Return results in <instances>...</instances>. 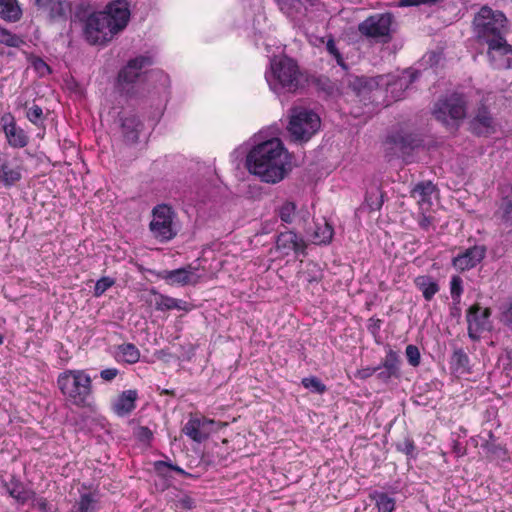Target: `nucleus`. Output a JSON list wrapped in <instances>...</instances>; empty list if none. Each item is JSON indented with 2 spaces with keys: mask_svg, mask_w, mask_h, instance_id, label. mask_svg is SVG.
I'll list each match as a JSON object with an SVG mask.
<instances>
[{
  "mask_svg": "<svg viewBox=\"0 0 512 512\" xmlns=\"http://www.w3.org/2000/svg\"><path fill=\"white\" fill-rule=\"evenodd\" d=\"M246 166L265 183L275 184L289 172L288 152L279 138L261 142L248 153Z\"/></svg>",
  "mask_w": 512,
  "mask_h": 512,
  "instance_id": "f257e3e1",
  "label": "nucleus"
},
{
  "mask_svg": "<svg viewBox=\"0 0 512 512\" xmlns=\"http://www.w3.org/2000/svg\"><path fill=\"white\" fill-rule=\"evenodd\" d=\"M127 0H114L104 10L90 14L84 27L86 40L92 45H104L124 30L130 20Z\"/></svg>",
  "mask_w": 512,
  "mask_h": 512,
  "instance_id": "f03ea898",
  "label": "nucleus"
},
{
  "mask_svg": "<svg viewBox=\"0 0 512 512\" xmlns=\"http://www.w3.org/2000/svg\"><path fill=\"white\" fill-rule=\"evenodd\" d=\"M57 387L65 401L77 408L90 407L94 401L90 375L83 369H67L57 376Z\"/></svg>",
  "mask_w": 512,
  "mask_h": 512,
  "instance_id": "7ed1b4c3",
  "label": "nucleus"
},
{
  "mask_svg": "<svg viewBox=\"0 0 512 512\" xmlns=\"http://www.w3.org/2000/svg\"><path fill=\"white\" fill-rule=\"evenodd\" d=\"M474 33L481 44H487L507 33V18L499 10L483 6L473 20Z\"/></svg>",
  "mask_w": 512,
  "mask_h": 512,
  "instance_id": "20e7f679",
  "label": "nucleus"
},
{
  "mask_svg": "<svg viewBox=\"0 0 512 512\" xmlns=\"http://www.w3.org/2000/svg\"><path fill=\"white\" fill-rule=\"evenodd\" d=\"M320 126V117L312 110L302 107L290 110L287 130L293 142H308L318 132Z\"/></svg>",
  "mask_w": 512,
  "mask_h": 512,
  "instance_id": "39448f33",
  "label": "nucleus"
},
{
  "mask_svg": "<svg viewBox=\"0 0 512 512\" xmlns=\"http://www.w3.org/2000/svg\"><path fill=\"white\" fill-rule=\"evenodd\" d=\"M273 83L290 93L302 86V73L297 62L287 56L275 57L270 62Z\"/></svg>",
  "mask_w": 512,
  "mask_h": 512,
  "instance_id": "423d86ee",
  "label": "nucleus"
},
{
  "mask_svg": "<svg viewBox=\"0 0 512 512\" xmlns=\"http://www.w3.org/2000/svg\"><path fill=\"white\" fill-rule=\"evenodd\" d=\"M152 64L153 59L148 55H139L130 59L118 72L117 88L119 92L129 97L134 96V85L141 79L144 69Z\"/></svg>",
  "mask_w": 512,
  "mask_h": 512,
  "instance_id": "0eeeda50",
  "label": "nucleus"
},
{
  "mask_svg": "<svg viewBox=\"0 0 512 512\" xmlns=\"http://www.w3.org/2000/svg\"><path fill=\"white\" fill-rule=\"evenodd\" d=\"M392 23L391 13H375L358 24V32L368 39L388 43L392 39Z\"/></svg>",
  "mask_w": 512,
  "mask_h": 512,
  "instance_id": "6e6552de",
  "label": "nucleus"
},
{
  "mask_svg": "<svg viewBox=\"0 0 512 512\" xmlns=\"http://www.w3.org/2000/svg\"><path fill=\"white\" fill-rule=\"evenodd\" d=\"M152 216L149 228L154 238L162 243L172 240L177 234L173 225L175 215L172 208L166 204L157 205Z\"/></svg>",
  "mask_w": 512,
  "mask_h": 512,
  "instance_id": "1a4fd4ad",
  "label": "nucleus"
},
{
  "mask_svg": "<svg viewBox=\"0 0 512 512\" xmlns=\"http://www.w3.org/2000/svg\"><path fill=\"white\" fill-rule=\"evenodd\" d=\"M433 116L445 125L449 124V119L458 121L466 116V100L461 94H451L443 99H439L433 108Z\"/></svg>",
  "mask_w": 512,
  "mask_h": 512,
  "instance_id": "9d476101",
  "label": "nucleus"
},
{
  "mask_svg": "<svg viewBox=\"0 0 512 512\" xmlns=\"http://www.w3.org/2000/svg\"><path fill=\"white\" fill-rule=\"evenodd\" d=\"M487 46V57L495 69L512 68V45L505 36L498 37L485 44Z\"/></svg>",
  "mask_w": 512,
  "mask_h": 512,
  "instance_id": "9b49d317",
  "label": "nucleus"
},
{
  "mask_svg": "<svg viewBox=\"0 0 512 512\" xmlns=\"http://www.w3.org/2000/svg\"><path fill=\"white\" fill-rule=\"evenodd\" d=\"M23 163L18 157L8 154L0 155V183L5 188L16 186L23 178Z\"/></svg>",
  "mask_w": 512,
  "mask_h": 512,
  "instance_id": "f8f14e48",
  "label": "nucleus"
},
{
  "mask_svg": "<svg viewBox=\"0 0 512 512\" xmlns=\"http://www.w3.org/2000/svg\"><path fill=\"white\" fill-rule=\"evenodd\" d=\"M470 130L478 137H488L496 132V121L485 103H480L470 120Z\"/></svg>",
  "mask_w": 512,
  "mask_h": 512,
  "instance_id": "ddd939ff",
  "label": "nucleus"
},
{
  "mask_svg": "<svg viewBox=\"0 0 512 512\" xmlns=\"http://www.w3.org/2000/svg\"><path fill=\"white\" fill-rule=\"evenodd\" d=\"M34 5L51 23L66 22L72 11L68 0H34Z\"/></svg>",
  "mask_w": 512,
  "mask_h": 512,
  "instance_id": "4468645a",
  "label": "nucleus"
},
{
  "mask_svg": "<svg viewBox=\"0 0 512 512\" xmlns=\"http://www.w3.org/2000/svg\"><path fill=\"white\" fill-rule=\"evenodd\" d=\"M2 130L10 147L20 149L29 143V136L20 126L17 125L14 115L10 112L3 114L0 118Z\"/></svg>",
  "mask_w": 512,
  "mask_h": 512,
  "instance_id": "2eb2a0df",
  "label": "nucleus"
},
{
  "mask_svg": "<svg viewBox=\"0 0 512 512\" xmlns=\"http://www.w3.org/2000/svg\"><path fill=\"white\" fill-rule=\"evenodd\" d=\"M275 248L284 256L291 253L295 255H306L307 245L304 239L292 230L280 232L275 241Z\"/></svg>",
  "mask_w": 512,
  "mask_h": 512,
  "instance_id": "dca6fc26",
  "label": "nucleus"
},
{
  "mask_svg": "<svg viewBox=\"0 0 512 512\" xmlns=\"http://www.w3.org/2000/svg\"><path fill=\"white\" fill-rule=\"evenodd\" d=\"M487 249L484 245H474L453 257V267L460 271H468L475 268L486 256Z\"/></svg>",
  "mask_w": 512,
  "mask_h": 512,
  "instance_id": "f3484780",
  "label": "nucleus"
},
{
  "mask_svg": "<svg viewBox=\"0 0 512 512\" xmlns=\"http://www.w3.org/2000/svg\"><path fill=\"white\" fill-rule=\"evenodd\" d=\"M491 316V309H482L478 303L473 304L467 310V322H468V334L472 339L477 338V334L484 331L488 324Z\"/></svg>",
  "mask_w": 512,
  "mask_h": 512,
  "instance_id": "a211bd4d",
  "label": "nucleus"
},
{
  "mask_svg": "<svg viewBox=\"0 0 512 512\" xmlns=\"http://www.w3.org/2000/svg\"><path fill=\"white\" fill-rule=\"evenodd\" d=\"M158 276L169 285H196L199 281V276L195 274V268L191 265L174 270H164Z\"/></svg>",
  "mask_w": 512,
  "mask_h": 512,
  "instance_id": "6ab92c4d",
  "label": "nucleus"
},
{
  "mask_svg": "<svg viewBox=\"0 0 512 512\" xmlns=\"http://www.w3.org/2000/svg\"><path fill=\"white\" fill-rule=\"evenodd\" d=\"M3 486L9 496L20 505L30 503L35 497V491L27 488L26 485L15 476H11L9 481L3 483Z\"/></svg>",
  "mask_w": 512,
  "mask_h": 512,
  "instance_id": "aec40b11",
  "label": "nucleus"
},
{
  "mask_svg": "<svg viewBox=\"0 0 512 512\" xmlns=\"http://www.w3.org/2000/svg\"><path fill=\"white\" fill-rule=\"evenodd\" d=\"M436 186L431 181L417 183L410 192L413 199L417 201L420 211H429L432 207V194Z\"/></svg>",
  "mask_w": 512,
  "mask_h": 512,
  "instance_id": "412c9836",
  "label": "nucleus"
},
{
  "mask_svg": "<svg viewBox=\"0 0 512 512\" xmlns=\"http://www.w3.org/2000/svg\"><path fill=\"white\" fill-rule=\"evenodd\" d=\"M121 133L124 141L128 144H136L139 140V134L143 128V123L136 114H129L120 118Z\"/></svg>",
  "mask_w": 512,
  "mask_h": 512,
  "instance_id": "4be33fe9",
  "label": "nucleus"
},
{
  "mask_svg": "<svg viewBox=\"0 0 512 512\" xmlns=\"http://www.w3.org/2000/svg\"><path fill=\"white\" fill-rule=\"evenodd\" d=\"M138 392L135 389L125 390L120 393L112 405L113 412L119 417L130 415L136 408Z\"/></svg>",
  "mask_w": 512,
  "mask_h": 512,
  "instance_id": "5701e85b",
  "label": "nucleus"
},
{
  "mask_svg": "<svg viewBox=\"0 0 512 512\" xmlns=\"http://www.w3.org/2000/svg\"><path fill=\"white\" fill-rule=\"evenodd\" d=\"M168 494L167 504L175 512L189 511L196 507L195 499L187 492L174 489Z\"/></svg>",
  "mask_w": 512,
  "mask_h": 512,
  "instance_id": "b1692460",
  "label": "nucleus"
},
{
  "mask_svg": "<svg viewBox=\"0 0 512 512\" xmlns=\"http://www.w3.org/2000/svg\"><path fill=\"white\" fill-rule=\"evenodd\" d=\"M414 284L422 292L426 301H431L440 290L438 282L430 275L417 276L414 279Z\"/></svg>",
  "mask_w": 512,
  "mask_h": 512,
  "instance_id": "393cba45",
  "label": "nucleus"
},
{
  "mask_svg": "<svg viewBox=\"0 0 512 512\" xmlns=\"http://www.w3.org/2000/svg\"><path fill=\"white\" fill-rule=\"evenodd\" d=\"M334 229L325 219L322 222L314 223V230L311 234L312 242L316 245H327L331 242Z\"/></svg>",
  "mask_w": 512,
  "mask_h": 512,
  "instance_id": "a878e982",
  "label": "nucleus"
},
{
  "mask_svg": "<svg viewBox=\"0 0 512 512\" xmlns=\"http://www.w3.org/2000/svg\"><path fill=\"white\" fill-rule=\"evenodd\" d=\"M205 423V418L191 417L185 424L183 432L193 441L200 443L207 438V434L202 432Z\"/></svg>",
  "mask_w": 512,
  "mask_h": 512,
  "instance_id": "bb28decb",
  "label": "nucleus"
},
{
  "mask_svg": "<svg viewBox=\"0 0 512 512\" xmlns=\"http://www.w3.org/2000/svg\"><path fill=\"white\" fill-rule=\"evenodd\" d=\"M22 16V10L17 0H0V17L8 22H17Z\"/></svg>",
  "mask_w": 512,
  "mask_h": 512,
  "instance_id": "cd10ccee",
  "label": "nucleus"
},
{
  "mask_svg": "<svg viewBox=\"0 0 512 512\" xmlns=\"http://www.w3.org/2000/svg\"><path fill=\"white\" fill-rule=\"evenodd\" d=\"M150 293L155 295L154 305H155V309L157 311H168V310H173V309H177V310L184 309V307L182 306V303H184V302L181 301V300H178V299H175L173 297L161 294V293L157 292L155 289H151Z\"/></svg>",
  "mask_w": 512,
  "mask_h": 512,
  "instance_id": "c85d7f7f",
  "label": "nucleus"
},
{
  "mask_svg": "<svg viewBox=\"0 0 512 512\" xmlns=\"http://www.w3.org/2000/svg\"><path fill=\"white\" fill-rule=\"evenodd\" d=\"M117 355L122 362L135 364L140 359V350L133 343H123L117 347Z\"/></svg>",
  "mask_w": 512,
  "mask_h": 512,
  "instance_id": "c756f323",
  "label": "nucleus"
},
{
  "mask_svg": "<svg viewBox=\"0 0 512 512\" xmlns=\"http://www.w3.org/2000/svg\"><path fill=\"white\" fill-rule=\"evenodd\" d=\"M496 216L503 225L512 227V196H506L500 200Z\"/></svg>",
  "mask_w": 512,
  "mask_h": 512,
  "instance_id": "7c9ffc66",
  "label": "nucleus"
},
{
  "mask_svg": "<svg viewBox=\"0 0 512 512\" xmlns=\"http://www.w3.org/2000/svg\"><path fill=\"white\" fill-rule=\"evenodd\" d=\"M97 499L93 493H83L73 505L71 512H95Z\"/></svg>",
  "mask_w": 512,
  "mask_h": 512,
  "instance_id": "2f4dec72",
  "label": "nucleus"
},
{
  "mask_svg": "<svg viewBox=\"0 0 512 512\" xmlns=\"http://www.w3.org/2000/svg\"><path fill=\"white\" fill-rule=\"evenodd\" d=\"M484 451L495 459L505 460L508 458V452L505 447L497 443L492 433H490V440L482 444Z\"/></svg>",
  "mask_w": 512,
  "mask_h": 512,
  "instance_id": "473e14b6",
  "label": "nucleus"
},
{
  "mask_svg": "<svg viewBox=\"0 0 512 512\" xmlns=\"http://www.w3.org/2000/svg\"><path fill=\"white\" fill-rule=\"evenodd\" d=\"M400 357L398 353L392 349H389L386 353L384 360L380 366L385 370L389 371L390 374H395L399 377L400 375Z\"/></svg>",
  "mask_w": 512,
  "mask_h": 512,
  "instance_id": "72a5a7b5",
  "label": "nucleus"
},
{
  "mask_svg": "<svg viewBox=\"0 0 512 512\" xmlns=\"http://www.w3.org/2000/svg\"><path fill=\"white\" fill-rule=\"evenodd\" d=\"M349 88L359 98H366V95L370 92L369 82L364 77H352L348 81Z\"/></svg>",
  "mask_w": 512,
  "mask_h": 512,
  "instance_id": "f704fd0d",
  "label": "nucleus"
},
{
  "mask_svg": "<svg viewBox=\"0 0 512 512\" xmlns=\"http://www.w3.org/2000/svg\"><path fill=\"white\" fill-rule=\"evenodd\" d=\"M373 499L375 500L378 512H393L395 510V499L387 493L376 492Z\"/></svg>",
  "mask_w": 512,
  "mask_h": 512,
  "instance_id": "c9c22d12",
  "label": "nucleus"
},
{
  "mask_svg": "<svg viewBox=\"0 0 512 512\" xmlns=\"http://www.w3.org/2000/svg\"><path fill=\"white\" fill-rule=\"evenodd\" d=\"M0 43L8 47L20 48L25 44V41L21 36L0 26Z\"/></svg>",
  "mask_w": 512,
  "mask_h": 512,
  "instance_id": "e433bc0d",
  "label": "nucleus"
},
{
  "mask_svg": "<svg viewBox=\"0 0 512 512\" xmlns=\"http://www.w3.org/2000/svg\"><path fill=\"white\" fill-rule=\"evenodd\" d=\"M396 450L405 454L409 459H416V445L412 437L409 435L404 436V438L396 443Z\"/></svg>",
  "mask_w": 512,
  "mask_h": 512,
  "instance_id": "4c0bfd02",
  "label": "nucleus"
},
{
  "mask_svg": "<svg viewBox=\"0 0 512 512\" xmlns=\"http://www.w3.org/2000/svg\"><path fill=\"white\" fill-rule=\"evenodd\" d=\"M297 206L292 201H285L278 209L277 215L282 222L291 224L294 221L296 215Z\"/></svg>",
  "mask_w": 512,
  "mask_h": 512,
  "instance_id": "58836bf2",
  "label": "nucleus"
},
{
  "mask_svg": "<svg viewBox=\"0 0 512 512\" xmlns=\"http://www.w3.org/2000/svg\"><path fill=\"white\" fill-rule=\"evenodd\" d=\"M154 469H155V471L157 472V474L159 476H163V477L167 476V474L165 472V469L173 470V471H175L176 473L180 474L183 477H190L191 476L190 473L186 472L180 466L174 465V464H172L170 462H167V461H161L160 460V461L154 462Z\"/></svg>",
  "mask_w": 512,
  "mask_h": 512,
  "instance_id": "ea45409f",
  "label": "nucleus"
},
{
  "mask_svg": "<svg viewBox=\"0 0 512 512\" xmlns=\"http://www.w3.org/2000/svg\"><path fill=\"white\" fill-rule=\"evenodd\" d=\"M301 384L304 388L320 395L327 391L326 385L316 376L303 378Z\"/></svg>",
  "mask_w": 512,
  "mask_h": 512,
  "instance_id": "a19ab883",
  "label": "nucleus"
},
{
  "mask_svg": "<svg viewBox=\"0 0 512 512\" xmlns=\"http://www.w3.org/2000/svg\"><path fill=\"white\" fill-rule=\"evenodd\" d=\"M312 82L317 90L323 91L326 95H332L336 90V84L325 75L315 77Z\"/></svg>",
  "mask_w": 512,
  "mask_h": 512,
  "instance_id": "79ce46f5",
  "label": "nucleus"
},
{
  "mask_svg": "<svg viewBox=\"0 0 512 512\" xmlns=\"http://www.w3.org/2000/svg\"><path fill=\"white\" fill-rule=\"evenodd\" d=\"M451 360L457 371L460 370L465 372L468 370L470 359L463 349L455 350L452 354Z\"/></svg>",
  "mask_w": 512,
  "mask_h": 512,
  "instance_id": "37998d69",
  "label": "nucleus"
},
{
  "mask_svg": "<svg viewBox=\"0 0 512 512\" xmlns=\"http://www.w3.org/2000/svg\"><path fill=\"white\" fill-rule=\"evenodd\" d=\"M450 294L454 302H460L463 294V280L460 276L454 275L450 281Z\"/></svg>",
  "mask_w": 512,
  "mask_h": 512,
  "instance_id": "c03bdc74",
  "label": "nucleus"
},
{
  "mask_svg": "<svg viewBox=\"0 0 512 512\" xmlns=\"http://www.w3.org/2000/svg\"><path fill=\"white\" fill-rule=\"evenodd\" d=\"M326 50L327 52L333 56L337 62V64L339 66H342L344 67L345 66V62H344V59L342 57V54L340 53V51L338 50L337 46H336V43H335V39L333 37L332 34H330L328 37H327V41H326Z\"/></svg>",
  "mask_w": 512,
  "mask_h": 512,
  "instance_id": "a18cd8bd",
  "label": "nucleus"
},
{
  "mask_svg": "<svg viewBox=\"0 0 512 512\" xmlns=\"http://www.w3.org/2000/svg\"><path fill=\"white\" fill-rule=\"evenodd\" d=\"M26 117L32 124L39 126L44 120L43 110L39 105L33 104L27 109Z\"/></svg>",
  "mask_w": 512,
  "mask_h": 512,
  "instance_id": "49530a36",
  "label": "nucleus"
},
{
  "mask_svg": "<svg viewBox=\"0 0 512 512\" xmlns=\"http://www.w3.org/2000/svg\"><path fill=\"white\" fill-rule=\"evenodd\" d=\"M405 354H406L408 363L412 367H418L420 365L421 355H420L419 348L416 345H413V344L407 345V347L405 349Z\"/></svg>",
  "mask_w": 512,
  "mask_h": 512,
  "instance_id": "de8ad7c7",
  "label": "nucleus"
},
{
  "mask_svg": "<svg viewBox=\"0 0 512 512\" xmlns=\"http://www.w3.org/2000/svg\"><path fill=\"white\" fill-rule=\"evenodd\" d=\"M114 279L110 277H101L94 286V296L100 297L103 295L110 287L114 285Z\"/></svg>",
  "mask_w": 512,
  "mask_h": 512,
  "instance_id": "09e8293b",
  "label": "nucleus"
},
{
  "mask_svg": "<svg viewBox=\"0 0 512 512\" xmlns=\"http://www.w3.org/2000/svg\"><path fill=\"white\" fill-rule=\"evenodd\" d=\"M31 504L33 507L37 508L40 512H55V507L44 497H37L35 495L34 499H32Z\"/></svg>",
  "mask_w": 512,
  "mask_h": 512,
  "instance_id": "8fccbe9b",
  "label": "nucleus"
},
{
  "mask_svg": "<svg viewBox=\"0 0 512 512\" xmlns=\"http://www.w3.org/2000/svg\"><path fill=\"white\" fill-rule=\"evenodd\" d=\"M428 211H420L418 218V225L423 229L428 231L434 222V218L431 215L427 214Z\"/></svg>",
  "mask_w": 512,
  "mask_h": 512,
  "instance_id": "3c124183",
  "label": "nucleus"
},
{
  "mask_svg": "<svg viewBox=\"0 0 512 512\" xmlns=\"http://www.w3.org/2000/svg\"><path fill=\"white\" fill-rule=\"evenodd\" d=\"M382 320L376 317H371L368 320L367 329L373 335L376 336L379 334L381 329Z\"/></svg>",
  "mask_w": 512,
  "mask_h": 512,
  "instance_id": "603ef678",
  "label": "nucleus"
},
{
  "mask_svg": "<svg viewBox=\"0 0 512 512\" xmlns=\"http://www.w3.org/2000/svg\"><path fill=\"white\" fill-rule=\"evenodd\" d=\"M119 374V370L117 368H106L101 370L100 377L107 382L114 380Z\"/></svg>",
  "mask_w": 512,
  "mask_h": 512,
  "instance_id": "864d4df0",
  "label": "nucleus"
},
{
  "mask_svg": "<svg viewBox=\"0 0 512 512\" xmlns=\"http://www.w3.org/2000/svg\"><path fill=\"white\" fill-rule=\"evenodd\" d=\"M380 369V366L378 367H374V368H370V367H367V368H363L361 370L358 371V375L361 379H366V378H369L371 377L374 373H376L378 370Z\"/></svg>",
  "mask_w": 512,
  "mask_h": 512,
  "instance_id": "5fc2aeb1",
  "label": "nucleus"
},
{
  "mask_svg": "<svg viewBox=\"0 0 512 512\" xmlns=\"http://www.w3.org/2000/svg\"><path fill=\"white\" fill-rule=\"evenodd\" d=\"M366 202H367L369 208L373 211L380 210L383 205L382 199H376L375 201H372L371 196L366 197Z\"/></svg>",
  "mask_w": 512,
  "mask_h": 512,
  "instance_id": "6e6d98bb",
  "label": "nucleus"
},
{
  "mask_svg": "<svg viewBox=\"0 0 512 512\" xmlns=\"http://www.w3.org/2000/svg\"><path fill=\"white\" fill-rule=\"evenodd\" d=\"M33 66L36 70L41 71L42 69L50 70L49 66L45 63V61L39 57L35 58L33 61Z\"/></svg>",
  "mask_w": 512,
  "mask_h": 512,
  "instance_id": "4d7b16f0",
  "label": "nucleus"
},
{
  "mask_svg": "<svg viewBox=\"0 0 512 512\" xmlns=\"http://www.w3.org/2000/svg\"><path fill=\"white\" fill-rule=\"evenodd\" d=\"M377 377L378 379L384 381V382H387L389 381L391 378H397L398 376L395 375V374H390L389 371L383 369L382 371H380L378 374H377Z\"/></svg>",
  "mask_w": 512,
  "mask_h": 512,
  "instance_id": "13d9d810",
  "label": "nucleus"
},
{
  "mask_svg": "<svg viewBox=\"0 0 512 512\" xmlns=\"http://www.w3.org/2000/svg\"><path fill=\"white\" fill-rule=\"evenodd\" d=\"M140 431H141V437L146 438V439H150L152 437V432L149 428L141 427Z\"/></svg>",
  "mask_w": 512,
  "mask_h": 512,
  "instance_id": "bf43d9fd",
  "label": "nucleus"
},
{
  "mask_svg": "<svg viewBox=\"0 0 512 512\" xmlns=\"http://www.w3.org/2000/svg\"><path fill=\"white\" fill-rule=\"evenodd\" d=\"M507 315L510 318V320L512 321V303L509 305V307L507 309Z\"/></svg>",
  "mask_w": 512,
  "mask_h": 512,
  "instance_id": "052dcab7",
  "label": "nucleus"
},
{
  "mask_svg": "<svg viewBox=\"0 0 512 512\" xmlns=\"http://www.w3.org/2000/svg\"><path fill=\"white\" fill-rule=\"evenodd\" d=\"M162 394L174 395V392L172 390L165 389V390L162 391Z\"/></svg>",
  "mask_w": 512,
  "mask_h": 512,
  "instance_id": "680f3d73",
  "label": "nucleus"
},
{
  "mask_svg": "<svg viewBox=\"0 0 512 512\" xmlns=\"http://www.w3.org/2000/svg\"><path fill=\"white\" fill-rule=\"evenodd\" d=\"M69 358H70V357L68 356V352H67V351H65V358H64V359H65V361H68V360H69Z\"/></svg>",
  "mask_w": 512,
  "mask_h": 512,
  "instance_id": "e2e57ef3",
  "label": "nucleus"
},
{
  "mask_svg": "<svg viewBox=\"0 0 512 512\" xmlns=\"http://www.w3.org/2000/svg\"><path fill=\"white\" fill-rule=\"evenodd\" d=\"M319 42L322 44L325 43V38L324 37L319 38Z\"/></svg>",
  "mask_w": 512,
  "mask_h": 512,
  "instance_id": "0e129e2a",
  "label": "nucleus"
},
{
  "mask_svg": "<svg viewBox=\"0 0 512 512\" xmlns=\"http://www.w3.org/2000/svg\"><path fill=\"white\" fill-rule=\"evenodd\" d=\"M4 342V337L2 335H0V345H2Z\"/></svg>",
  "mask_w": 512,
  "mask_h": 512,
  "instance_id": "69168bd1",
  "label": "nucleus"
}]
</instances>
